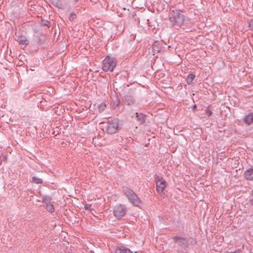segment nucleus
Segmentation results:
<instances>
[{
  "mask_svg": "<svg viewBox=\"0 0 253 253\" xmlns=\"http://www.w3.org/2000/svg\"><path fill=\"white\" fill-rule=\"evenodd\" d=\"M116 64L115 58L107 55L103 61L102 69L105 72L113 71L116 66Z\"/></svg>",
  "mask_w": 253,
  "mask_h": 253,
  "instance_id": "nucleus-3",
  "label": "nucleus"
},
{
  "mask_svg": "<svg viewBox=\"0 0 253 253\" xmlns=\"http://www.w3.org/2000/svg\"><path fill=\"white\" fill-rule=\"evenodd\" d=\"M155 182L158 193L163 196L165 195L164 190L167 185V182L163 178L159 176L156 177Z\"/></svg>",
  "mask_w": 253,
  "mask_h": 253,
  "instance_id": "nucleus-4",
  "label": "nucleus"
},
{
  "mask_svg": "<svg viewBox=\"0 0 253 253\" xmlns=\"http://www.w3.org/2000/svg\"><path fill=\"white\" fill-rule=\"evenodd\" d=\"M245 179L253 180V169H249L246 170L244 173Z\"/></svg>",
  "mask_w": 253,
  "mask_h": 253,
  "instance_id": "nucleus-7",
  "label": "nucleus"
},
{
  "mask_svg": "<svg viewBox=\"0 0 253 253\" xmlns=\"http://www.w3.org/2000/svg\"><path fill=\"white\" fill-rule=\"evenodd\" d=\"M206 112L208 114L209 116H211L212 114L211 111V110H210L209 109H207Z\"/></svg>",
  "mask_w": 253,
  "mask_h": 253,
  "instance_id": "nucleus-21",
  "label": "nucleus"
},
{
  "mask_svg": "<svg viewBox=\"0 0 253 253\" xmlns=\"http://www.w3.org/2000/svg\"><path fill=\"white\" fill-rule=\"evenodd\" d=\"M46 209L49 212H52L54 211L53 206L50 203H49L46 205Z\"/></svg>",
  "mask_w": 253,
  "mask_h": 253,
  "instance_id": "nucleus-14",
  "label": "nucleus"
},
{
  "mask_svg": "<svg viewBox=\"0 0 253 253\" xmlns=\"http://www.w3.org/2000/svg\"><path fill=\"white\" fill-rule=\"evenodd\" d=\"M119 128V121L115 119L108 121L103 126V130L108 134L116 133Z\"/></svg>",
  "mask_w": 253,
  "mask_h": 253,
  "instance_id": "nucleus-1",
  "label": "nucleus"
},
{
  "mask_svg": "<svg viewBox=\"0 0 253 253\" xmlns=\"http://www.w3.org/2000/svg\"><path fill=\"white\" fill-rule=\"evenodd\" d=\"M195 77V76L194 74H190L186 79L187 83L189 84H191Z\"/></svg>",
  "mask_w": 253,
  "mask_h": 253,
  "instance_id": "nucleus-12",
  "label": "nucleus"
},
{
  "mask_svg": "<svg viewBox=\"0 0 253 253\" xmlns=\"http://www.w3.org/2000/svg\"><path fill=\"white\" fill-rule=\"evenodd\" d=\"M116 253H132L129 249L126 248H117L115 250Z\"/></svg>",
  "mask_w": 253,
  "mask_h": 253,
  "instance_id": "nucleus-10",
  "label": "nucleus"
},
{
  "mask_svg": "<svg viewBox=\"0 0 253 253\" xmlns=\"http://www.w3.org/2000/svg\"><path fill=\"white\" fill-rule=\"evenodd\" d=\"M136 117L138 118V120L140 119L141 123H143L144 121V116L142 114H141L140 116V118H138V114L136 113Z\"/></svg>",
  "mask_w": 253,
  "mask_h": 253,
  "instance_id": "nucleus-16",
  "label": "nucleus"
},
{
  "mask_svg": "<svg viewBox=\"0 0 253 253\" xmlns=\"http://www.w3.org/2000/svg\"><path fill=\"white\" fill-rule=\"evenodd\" d=\"M43 202L46 204V205H47V204H48L49 203H50V201H49L48 199H47V198H43V200H42Z\"/></svg>",
  "mask_w": 253,
  "mask_h": 253,
  "instance_id": "nucleus-19",
  "label": "nucleus"
},
{
  "mask_svg": "<svg viewBox=\"0 0 253 253\" xmlns=\"http://www.w3.org/2000/svg\"><path fill=\"white\" fill-rule=\"evenodd\" d=\"M193 107H194V108H196V105H195Z\"/></svg>",
  "mask_w": 253,
  "mask_h": 253,
  "instance_id": "nucleus-22",
  "label": "nucleus"
},
{
  "mask_svg": "<svg viewBox=\"0 0 253 253\" xmlns=\"http://www.w3.org/2000/svg\"><path fill=\"white\" fill-rule=\"evenodd\" d=\"M159 43L158 42H155L153 45V55L159 53L160 50V48L159 47Z\"/></svg>",
  "mask_w": 253,
  "mask_h": 253,
  "instance_id": "nucleus-11",
  "label": "nucleus"
},
{
  "mask_svg": "<svg viewBox=\"0 0 253 253\" xmlns=\"http://www.w3.org/2000/svg\"><path fill=\"white\" fill-rule=\"evenodd\" d=\"M18 41L20 44L23 45H27L29 44V42L27 39L26 37L22 35H21L18 37Z\"/></svg>",
  "mask_w": 253,
  "mask_h": 253,
  "instance_id": "nucleus-9",
  "label": "nucleus"
},
{
  "mask_svg": "<svg viewBox=\"0 0 253 253\" xmlns=\"http://www.w3.org/2000/svg\"><path fill=\"white\" fill-rule=\"evenodd\" d=\"M76 17L75 14H71L70 17V19H74Z\"/></svg>",
  "mask_w": 253,
  "mask_h": 253,
  "instance_id": "nucleus-20",
  "label": "nucleus"
},
{
  "mask_svg": "<svg viewBox=\"0 0 253 253\" xmlns=\"http://www.w3.org/2000/svg\"><path fill=\"white\" fill-rule=\"evenodd\" d=\"M124 192L132 204L136 207H140L141 206V201L131 189L127 187H125L124 188Z\"/></svg>",
  "mask_w": 253,
  "mask_h": 253,
  "instance_id": "nucleus-2",
  "label": "nucleus"
},
{
  "mask_svg": "<svg viewBox=\"0 0 253 253\" xmlns=\"http://www.w3.org/2000/svg\"><path fill=\"white\" fill-rule=\"evenodd\" d=\"M91 205H85L84 206V209L87 210H91Z\"/></svg>",
  "mask_w": 253,
  "mask_h": 253,
  "instance_id": "nucleus-18",
  "label": "nucleus"
},
{
  "mask_svg": "<svg viewBox=\"0 0 253 253\" xmlns=\"http://www.w3.org/2000/svg\"><path fill=\"white\" fill-rule=\"evenodd\" d=\"M126 211V208L124 205L122 204L117 205L114 209V214L117 218H120L123 216Z\"/></svg>",
  "mask_w": 253,
  "mask_h": 253,
  "instance_id": "nucleus-5",
  "label": "nucleus"
},
{
  "mask_svg": "<svg viewBox=\"0 0 253 253\" xmlns=\"http://www.w3.org/2000/svg\"><path fill=\"white\" fill-rule=\"evenodd\" d=\"M174 24L180 27L184 24L185 21L184 16L182 14L178 13L175 16H174Z\"/></svg>",
  "mask_w": 253,
  "mask_h": 253,
  "instance_id": "nucleus-6",
  "label": "nucleus"
},
{
  "mask_svg": "<svg viewBox=\"0 0 253 253\" xmlns=\"http://www.w3.org/2000/svg\"><path fill=\"white\" fill-rule=\"evenodd\" d=\"M32 179L33 182L35 183L39 184L42 182V179L36 176H33Z\"/></svg>",
  "mask_w": 253,
  "mask_h": 253,
  "instance_id": "nucleus-15",
  "label": "nucleus"
},
{
  "mask_svg": "<svg viewBox=\"0 0 253 253\" xmlns=\"http://www.w3.org/2000/svg\"><path fill=\"white\" fill-rule=\"evenodd\" d=\"M106 105L104 103H101L98 106V111L100 113L102 112L106 108Z\"/></svg>",
  "mask_w": 253,
  "mask_h": 253,
  "instance_id": "nucleus-13",
  "label": "nucleus"
},
{
  "mask_svg": "<svg viewBox=\"0 0 253 253\" xmlns=\"http://www.w3.org/2000/svg\"><path fill=\"white\" fill-rule=\"evenodd\" d=\"M244 121L248 125H250L253 122V112L247 115L244 119Z\"/></svg>",
  "mask_w": 253,
  "mask_h": 253,
  "instance_id": "nucleus-8",
  "label": "nucleus"
},
{
  "mask_svg": "<svg viewBox=\"0 0 253 253\" xmlns=\"http://www.w3.org/2000/svg\"><path fill=\"white\" fill-rule=\"evenodd\" d=\"M249 27L251 29H253V19L251 20L249 24Z\"/></svg>",
  "mask_w": 253,
  "mask_h": 253,
  "instance_id": "nucleus-17",
  "label": "nucleus"
},
{
  "mask_svg": "<svg viewBox=\"0 0 253 253\" xmlns=\"http://www.w3.org/2000/svg\"><path fill=\"white\" fill-rule=\"evenodd\" d=\"M134 253H137V252H135Z\"/></svg>",
  "mask_w": 253,
  "mask_h": 253,
  "instance_id": "nucleus-23",
  "label": "nucleus"
}]
</instances>
